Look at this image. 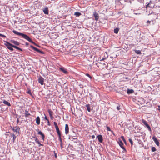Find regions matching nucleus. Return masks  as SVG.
<instances>
[{
	"label": "nucleus",
	"mask_w": 160,
	"mask_h": 160,
	"mask_svg": "<svg viewBox=\"0 0 160 160\" xmlns=\"http://www.w3.org/2000/svg\"><path fill=\"white\" fill-rule=\"evenodd\" d=\"M4 42V45L7 47V48L11 51H13V49L12 48H13L12 46H13V45L11 44L9 42L7 41Z\"/></svg>",
	"instance_id": "f03ea898"
},
{
	"label": "nucleus",
	"mask_w": 160,
	"mask_h": 160,
	"mask_svg": "<svg viewBox=\"0 0 160 160\" xmlns=\"http://www.w3.org/2000/svg\"><path fill=\"white\" fill-rule=\"evenodd\" d=\"M48 112L49 113L51 119V120H53L54 118V117L53 116V112L50 109H48Z\"/></svg>",
	"instance_id": "39448f33"
},
{
	"label": "nucleus",
	"mask_w": 160,
	"mask_h": 160,
	"mask_svg": "<svg viewBox=\"0 0 160 160\" xmlns=\"http://www.w3.org/2000/svg\"><path fill=\"white\" fill-rule=\"evenodd\" d=\"M158 110H160V106H159Z\"/></svg>",
	"instance_id": "864d4df0"
},
{
	"label": "nucleus",
	"mask_w": 160,
	"mask_h": 160,
	"mask_svg": "<svg viewBox=\"0 0 160 160\" xmlns=\"http://www.w3.org/2000/svg\"><path fill=\"white\" fill-rule=\"evenodd\" d=\"M17 123H18L19 122V119L18 118H17Z\"/></svg>",
	"instance_id": "603ef678"
},
{
	"label": "nucleus",
	"mask_w": 160,
	"mask_h": 160,
	"mask_svg": "<svg viewBox=\"0 0 160 160\" xmlns=\"http://www.w3.org/2000/svg\"><path fill=\"white\" fill-rule=\"evenodd\" d=\"M36 122L37 124L38 125H39L40 124V118L39 116H38L36 118Z\"/></svg>",
	"instance_id": "f3484780"
},
{
	"label": "nucleus",
	"mask_w": 160,
	"mask_h": 160,
	"mask_svg": "<svg viewBox=\"0 0 160 160\" xmlns=\"http://www.w3.org/2000/svg\"><path fill=\"white\" fill-rule=\"evenodd\" d=\"M12 130L14 132H15L16 133H19L20 128L18 126H16L13 128Z\"/></svg>",
	"instance_id": "6e6552de"
},
{
	"label": "nucleus",
	"mask_w": 160,
	"mask_h": 160,
	"mask_svg": "<svg viewBox=\"0 0 160 160\" xmlns=\"http://www.w3.org/2000/svg\"><path fill=\"white\" fill-rule=\"evenodd\" d=\"M118 144L121 147L123 146V144L121 140H119L118 142Z\"/></svg>",
	"instance_id": "4be33fe9"
},
{
	"label": "nucleus",
	"mask_w": 160,
	"mask_h": 160,
	"mask_svg": "<svg viewBox=\"0 0 160 160\" xmlns=\"http://www.w3.org/2000/svg\"><path fill=\"white\" fill-rule=\"evenodd\" d=\"M13 47L18 50H20V51H22V49L20 48H19V47H17L16 46H15V45H13V46H12Z\"/></svg>",
	"instance_id": "a878e982"
},
{
	"label": "nucleus",
	"mask_w": 160,
	"mask_h": 160,
	"mask_svg": "<svg viewBox=\"0 0 160 160\" xmlns=\"http://www.w3.org/2000/svg\"><path fill=\"white\" fill-rule=\"evenodd\" d=\"M44 119L45 120H47V121H48V120H49L47 118L46 116H45Z\"/></svg>",
	"instance_id": "a18cd8bd"
},
{
	"label": "nucleus",
	"mask_w": 160,
	"mask_h": 160,
	"mask_svg": "<svg viewBox=\"0 0 160 160\" xmlns=\"http://www.w3.org/2000/svg\"><path fill=\"white\" fill-rule=\"evenodd\" d=\"M92 138L93 139H94V138H95V136H94V135H92Z\"/></svg>",
	"instance_id": "de8ad7c7"
},
{
	"label": "nucleus",
	"mask_w": 160,
	"mask_h": 160,
	"mask_svg": "<svg viewBox=\"0 0 160 160\" xmlns=\"http://www.w3.org/2000/svg\"><path fill=\"white\" fill-rule=\"evenodd\" d=\"M47 122H48V125L49 126H50V124L49 120H48V121H47Z\"/></svg>",
	"instance_id": "c03bdc74"
},
{
	"label": "nucleus",
	"mask_w": 160,
	"mask_h": 160,
	"mask_svg": "<svg viewBox=\"0 0 160 160\" xmlns=\"http://www.w3.org/2000/svg\"><path fill=\"white\" fill-rule=\"evenodd\" d=\"M106 128L108 131H111L112 132H113V131L111 130L110 128L109 127L106 126Z\"/></svg>",
	"instance_id": "c756f323"
},
{
	"label": "nucleus",
	"mask_w": 160,
	"mask_h": 160,
	"mask_svg": "<svg viewBox=\"0 0 160 160\" xmlns=\"http://www.w3.org/2000/svg\"><path fill=\"white\" fill-rule=\"evenodd\" d=\"M152 139L154 140V142H155L156 144L158 146H159V142L158 141V140L157 139V138H156L155 136H153Z\"/></svg>",
	"instance_id": "0eeeda50"
},
{
	"label": "nucleus",
	"mask_w": 160,
	"mask_h": 160,
	"mask_svg": "<svg viewBox=\"0 0 160 160\" xmlns=\"http://www.w3.org/2000/svg\"><path fill=\"white\" fill-rule=\"evenodd\" d=\"M69 133V127L68 124H65V133L67 134Z\"/></svg>",
	"instance_id": "9b49d317"
},
{
	"label": "nucleus",
	"mask_w": 160,
	"mask_h": 160,
	"mask_svg": "<svg viewBox=\"0 0 160 160\" xmlns=\"http://www.w3.org/2000/svg\"><path fill=\"white\" fill-rule=\"evenodd\" d=\"M0 37H3V38H6V36H5V35H3V34H2L1 33H0Z\"/></svg>",
	"instance_id": "79ce46f5"
},
{
	"label": "nucleus",
	"mask_w": 160,
	"mask_h": 160,
	"mask_svg": "<svg viewBox=\"0 0 160 160\" xmlns=\"http://www.w3.org/2000/svg\"><path fill=\"white\" fill-rule=\"evenodd\" d=\"M119 30V29L118 28H116L114 30V32L116 34L118 33Z\"/></svg>",
	"instance_id": "412c9836"
},
{
	"label": "nucleus",
	"mask_w": 160,
	"mask_h": 160,
	"mask_svg": "<svg viewBox=\"0 0 160 160\" xmlns=\"http://www.w3.org/2000/svg\"><path fill=\"white\" fill-rule=\"evenodd\" d=\"M30 47L33 50H34V51H36V50L37 49V48H35L34 47H33V46H32V45H31L30 46Z\"/></svg>",
	"instance_id": "f704fd0d"
},
{
	"label": "nucleus",
	"mask_w": 160,
	"mask_h": 160,
	"mask_svg": "<svg viewBox=\"0 0 160 160\" xmlns=\"http://www.w3.org/2000/svg\"><path fill=\"white\" fill-rule=\"evenodd\" d=\"M38 134L41 135L42 136V139L43 141L44 140L45 138V135H44L42 132L41 131H39V130H38Z\"/></svg>",
	"instance_id": "9d476101"
},
{
	"label": "nucleus",
	"mask_w": 160,
	"mask_h": 160,
	"mask_svg": "<svg viewBox=\"0 0 160 160\" xmlns=\"http://www.w3.org/2000/svg\"><path fill=\"white\" fill-rule=\"evenodd\" d=\"M97 138H98V140L100 142H102L103 141V138L102 137L101 135H99L97 136Z\"/></svg>",
	"instance_id": "ddd939ff"
},
{
	"label": "nucleus",
	"mask_w": 160,
	"mask_h": 160,
	"mask_svg": "<svg viewBox=\"0 0 160 160\" xmlns=\"http://www.w3.org/2000/svg\"><path fill=\"white\" fill-rule=\"evenodd\" d=\"M60 70L63 72L65 74H67L68 72L67 71V70L64 68H59Z\"/></svg>",
	"instance_id": "4468645a"
},
{
	"label": "nucleus",
	"mask_w": 160,
	"mask_h": 160,
	"mask_svg": "<svg viewBox=\"0 0 160 160\" xmlns=\"http://www.w3.org/2000/svg\"><path fill=\"white\" fill-rule=\"evenodd\" d=\"M37 143L38 144H39V145H38L39 147H40V146H43V144H41L40 143L39 141V142L38 143L37 142Z\"/></svg>",
	"instance_id": "a19ab883"
},
{
	"label": "nucleus",
	"mask_w": 160,
	"mask_h": 160,
	"mask_svg": "<svg viewBox=\"0 0 160 160\" xmlns=\"http://www.w3.org/2000/svg\"><path fill=\"white\" fill-rule=\"evenodd\" d=\"M117 109L118 110H119L120 109V106H118L117 107Z\"/></svg>",
	"instance_id": "37998d69"
},
{
	"label": "nucleus",
	"mask_w": 160,
	"mask_h": 160,
	"mask_svg": "<svg viewBox=\"0 0 160 160\" xmlns=\"http://www.w3.org/2000/svg\"><path fill=\"white\" fill-rule=\"evenodd\" d=\"M123 150V152H125L126 151V149H125V148L123 147V146H122V147H121Z\"/></svg>",
	"instance_id": "4c0bfd02"
},
{
	"label": "nucleus",
	"mask_w": 160,
	"mask_h": 160,
	"mask_svg": "<svg viewBox=\"0 0 160 160\" xmlns=\"http://www.w3.org/2000/svg\"><path fill=\"white\" fill-rule=\"evenodd\" d=\"M136 11H137L136 10H134V13L135 14H136V15H139V14H140V13L139 12H138Z\"/></svg>",
	"instance_id": "72a5a7b5"
},
{
	"label": "nucleus",
	"mask_w": 160,
	"mask_h": 160,
	"mask_svg": "<svg viewBox=\"0 0 160 160\" xmlns=\"http://www.w3.org/2000/svg\"><path fill=\"white\" fill-rule=\"evenodd\" d=\"M152 3H149L148 4H147L146 6V8H148V7H151V8H153L154 6L151 5Z\"/></svg>",
	"instance_id": "393cba45"
},
{
	"label": "nucleus",
	"mask_w": 160,
	"mask_h": 160,
	"mask_svg": "<svg viewBox=\"0 0 160 160\" xmlns=\"http://www.w3.org/2000/svg\"><path fill=\"white\" fill-rule=\"evenodd\" d=\"M151 150L152 152H155L156 150V148L154 147H152Z\"/></svg>",
	"instance_id": "2f4dec72"
},
{
	"label": "nucleus",
	"mask_w": 160,
	"mask_h": 160,
	"mask_svg": "<svg viewBox=\"0 0 160 160\" xmlns=\"http://www.w3.org/2000/svg\"><path fill=\"white\" fill-rule=\"evenodd\" d=\"M62 142H60V146H61V147L62 148Z\"/></svg>",
	"instance_id": "09e8293b"
},
{
	"label": "nucleus",
	"mask_w": 160,
	"mask_h": 160,
	"mask_svg": "<svg viewBox=\"0 0 160 160\" xmlns=\"http://www.w3.org/2000/svg\"><path fill=\"white\" fill-rule=\"evenodd\" d=\"M147 23H149V24H150V23H151V21H150L148 20V21H147Z\"/></svg>",
	"instance_id": "3c124183"
},
{
	"label": "nucleus",
	"mask_w": 160,
	"mask_h": 160,
	"mask_svg": "<svg viewBox=\"0 0 160 160\" xmlns=\"http://www.w3.org/2000/svg\"><path fill=\"white\" fill-rule=\"evenodd\" d=\"M93 16L95 18V19L96 21H98L99 19L98 14L96 12H95L93 13Z\"/></svg>",
	"instance_id": "f8f14e48"
},
{
	"label": "nucleus",
	"mask_w": 160,
	"mask_h": 160,
	"mask_svg": "<svg viewBox=\"0 0 160 160\" xmlns=\"http://www.w3.org/2000/svg\"><path fill=\"white\" fill-rule=\"evenodd\" d=\"M35 51L38 52H39L40 53H41V54L43 53V52H42V51H40V50H39L38 48H37Z\"/></svg>",
	"instance_id": "cd10ccee"
},
{
	"label": "nucleus",
	"mask_w": 160,
	"mask_h": 160,
	"mask_svg": "<svg viewBox=\"0 0 160 160\" xmlns=\"http://www.w3.org/2000/svg\"><path fill=\"white\" fill-rule=\"evenodd\" d=\"M121 138L122 140L124 143L125 144H126V142L125 139L124 138V137L123 136H122L121 137Z\"/></svg>",
	"instance_id": "c85d7f7f"
},
{
	"label": "nucleus",
	"mask_w": 160,
	"mask_h": 160,
	"mask_svg": "<svg viewBox=\"0 0 160 160\" xmlns=\"http://www.w3.org/2000/svg\"><path fill=\"white\" fill-rule=\"evenodd\" d=\"M59 136V140L60 141V142H62V138H61V136Z\"/></svg>",
	"instance_id": "ea45409f"
},
{
	"label": "nucleus",
	"mask_w": 160,
	"mask_h": 160,
	"mask_svg": "<svg viewBox=\"0 0 160 160\" xmlns=\"http://www.w3.org/2000/svg\"><path fill=\"white\" fill-rule=\"evenodd\" d=\"M10 42L11 43H13L14 44L18 46L20 44L18 42L15 40H11Z\"/></svg>",
	"instance_id": "dca6fc26"
},
{
	"label": "nucleus",
	"mask_w": 160,
	"mask_h": 160,
	"mask_svg": "<svg viewBox=\"0 0 160 160\" xmlns=\"http://www.w3.org/2000/svg\"><path fill=\"white\" fill-rule=\"evenodd\" d=\"M123 150V152H125L126 151V149H125V148L123 147V146H122V147H121Z\"/></svg>",
	"instance_id": "58836bf2"
},
{
	"label": "nucleus",
	"mask_w": 160,
	"mask_h": 160,
	"mask_svg": "<svg viewBox=\"0 0 160 160\" xmlns=\"http://www.w3.org/2000/svg\"><path fill=\"white\" fill-rule=\"evenodd\" d=\"M86 75L89 77L90 79H91L92 78V77L88 73H86Z\"/></svg>",
	"instance_id": "e433bc0d"
},
{
	"label": "nucleus",
	"mask_w": 160,
	"mask_h": 160,
	"mask_svg": "<svg viewBox=\"0 0 160 160\" xmlns=\"http://www.w3.org/2000/svg\"><path fill=\"white\" fill-rule=\"evenodd\" d=\"M135 53L138 54H141L142 53L140 50H135Z\"/></svg>",
	"instance_id": "bb28decb"
},
{
	"label": "nucleus",
	"mask_w": 160,
	"mask_h": 160,
	"mask_svg": "<svg viewBox=\"0 0 160 160\" xmlns=\"http://www.w3.org/2000/svg\"><path fill=\"white\" fill-rule=\"evenodd\" d=\"M81 15V13L78 12H76L74 13V15L77 17H79Z\"/></svg>",
	"instance_id": "b1692460"
},
{
	"label": "nucleus",
	"mask_w": 160,
	"mask_h": 160,
	"mask_svg": "<svg viewBox=\"0 0 160 160\" xmlns=\"http://www.w3.org/2000/svg\"><path fill=\"white\" fill-rule=\"evenodd\" d=\"M106 58H103L102 59L100 60L101 61H103L106 59Z\"/></svg>",
	"instance_id": "49530a36"
},
{
	"label": "nucleus",
	"mask_w": 160,
	"mask_h": 160,
	"mask_svg": "<svg viewBox=\"0 0 160 160\" xmlns=\"http://www.w3.org/2000/svg\"><path fill=\"white\" fill-rule=\"evenodd\" d=\"M134 91L132 89H128L127 91V93L128 94H130L131 93H132Z\"/></svg>",
	"instance_id": "6ab92c4d"
},
{
	"label": "nucleus",
	"mask_w": 160,
	"mask_h": 160,
	"mask_svg": "<svg viewBox=\"0 0 160 160\" xmlns=\"http://www.w3.org/2000/svg\"><path fill=\"white\" fill-rule=\"evenodd\" d=\"M25 44L27 46H28L29 45V43L27 42H26L25 43Z\"/></svg>",
	"instance_id": "8fccbe9b"
},
{
	"label": "nucleus",
	"mask_w": 160,
	"mask_h": 160,
	"mask_svg": "<svg viewBox=\"0 0 160 160\" xmlns=\"http://www.w3.org/2000/svg\"><path fill=\"white\" fill-rule=\"evenodd\" d=\"M129 141L131 145H132L133 144V141L131 138L129 139Z\"/></svg>",
	"instance_id": "473e14b6"
},
{
	"label": "nucleus",
	"mask_w": 160,
	"mask_h": 160,
	"mask_svg": "<svg viewBox=\"0 0 160 160\" xmlns=\"http://www.w3.org/2000/svg\"><path fill=\"white\" fill-rule=\"evenodd\" d=\"M43 11L44 14L47 15L48 14V8L47 7H46L44 8V9L43 10Z\"/></svg>",
	"instance_id": "2eb2a0df"
},
{
	"label": "nucleus",
	"mask_w": 160,
	"mask_h": 160,
	"mask_svg": "<svg viewBox=\"0 0 160 160\" xmlns=\"http://www.w3.org/2000/svg\"><path fill=\"white\" fill-rule=\"evenodd\" d=\"M44 78L40 76L38 78V82L41 84V85H42L43 84L44 82Z\"/></svg>",
	"instance_id": "423d86ee"
},
{
	"label": "nucleus",
	"mask_w": 160,
	"mask_h": 160,
	"mask_svg": "<svg viewBox=\"0 0 160 160\" xmlns=\"http://www.w3.org/2000/svg\"><path fill=\"white\" fill-rule=\"evenodd\" d=\"M53 123L55 126L58 136H61V135L60 133V132L59 130V128L58 126L57 123L56 122H54Z\"/></svg>",
	"instance_id": "7ed1b4c3"
},
{
	"label": "nucleus",
	"mask_w": 160,
	"mask_h": 160,
	"mask_svg": "<svg viewBox=\"0 0 160 160\" xmlns=\"http://www.w3.org/2000/svg\"><path fill=\"white\" fill-rule=\"evenodd\" d=\"M38 134L41 135L42 136V139L43 141L44 140L45 138V135H44L42 132L41 131H39V130H38Z\"/></svg>",
	"instance_id": "1a4fd4ad"
},
{
	"label": "nucleus",
	"mask_w": 160,
	"mask_h": 160,
	"mask_svg": "<svg viewBox=\"0 0 160 160\" xmlns=\"http://www.w3.org/2000/svg\"><path fill=\"white\" fill-rule=\"evenodd\" d=\"M3 103H4V104L8 105V106H11V104L10 103V102H8L7 101H6L5 100H4L3 101Z\"/></svg>",
	"instance_id": "a211bd4d"
},
{
	"label": "nucleus",
	"mask_w": 160,
	"mask_h": 160,
	"mask_svg": "<svg viewBox=\"0 0 160 160\" xmlns=\"http://www.w3.org/2000/svg\"><path fill=\"white\" fill-rule=\"evenodd\" d=\"M86 107L87 108V110L89 112H90L91 111V109L90 108V105L89 104H87L86 105Z\"/></svg>",
	"instance_id": "aec40b11"
},
{
	"label": "nucleus",
	"mask_w": 160,
	"mask_h": 160,
	"mask_svg": "<svg viewBox=\"0 0 160 160\" xmlns=\"http://www.w3.org/2000/svg\"><path fill=\"white\" fill-rule=\"evenodd\" d=\"M15 34L18 36H21L22 38L24 39L27 40L30 42L36 45V43L34 42L30 38V37L26 34L23 33L18 32V31L13 30L12 31Z\"/></svg>",
	"instance_id": "f257e3e1"
},
{
	"label": "nucleus",
	"mask_w": 160,
	"mask_h": 160,
	"mask_svg": "<svg viewBox=\"0 0 160 160\" xmlns=\"http://www.w3.org/2000/svg\"><path fill=\"white\" fill-rule=\"evenodd\" d=\"M12 137H13V142H14L15 141V139L16 138V137L15 136V135L14 134H12Z\"/></svg>",
	"instance_id": "7c9ffc66"
},
{
	"label": "nucleus",
	"mask_w": 160,
	"mask_h": 160,
	"mask_svg": "<svg viewBox=\"0 0 160 160\" xmlns=\"http://www.w3.org/2000/svg\"><path fill=\"white\" fill-rule=\"evenodd\" d=\"M142 122L148 128V130L151 131V129L150 128V127L149 125L148 124L146 121L144 119L142 120Z\"/></svg>",
	"instance_id": "20e7f679"
},
{
	"label": "nucleus",
	"mask_w": 160,
	"mask_h": 160,
	"mask_svg": "<svg viewBox=\"0 0 160 160\" xmlns=\"http://www.w3.org/2000/svg\"><path fill=\"white\" fill-rule=\"evenodd\" d=\"M28 111L27 110H25V117H27L29 116H30L31 115L30 113H28Z\"/></svg>",
	"instance_id": "5701e85b"
},
{
	"label": "nucleus",
	"mask_w": 160,
	"mask_h": 160,
	"mask_svg": "<svg viewBox=\"0 0 160 160\" xmlns=\"http://www.w3.org/2000/svg\"><path fill=\"white\" fill-rule=\"evenodd\" d=\"M34 138H35V141L36 142V143H37V142H39V140L38 139V138L36 137H34Z\"/></svg>",
	"instance_id": "c9c22d12"
}]
</instances>
